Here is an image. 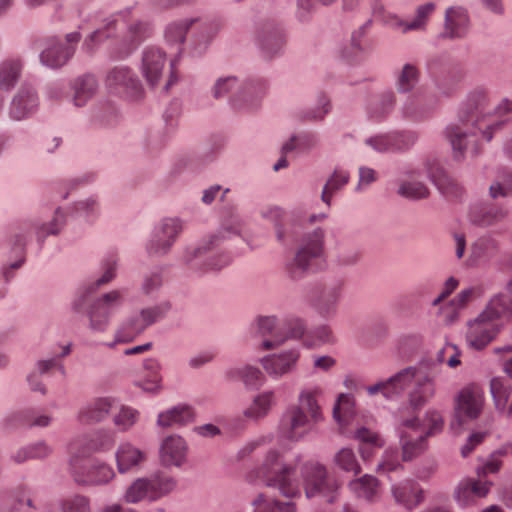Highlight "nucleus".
Instances as JSON below:
<instances>
[{
	"mask_svg": "<svg viewBox=\"0 0 512 512\" xmlns=\"http://www.w3.org/2000/svg\"><path fill=\"white\" fill-rule=\"evenodd\" d=\"M512 111V100H503L494 108H489V95L483 88L473 90L467 99L465 108L459 114V124H451L446 129L455 153L463 154L468 144L473 142L475 130L490 141L494 130L504 123L502 115Z\"/></svg>",
	"mask_w": 512,
	"mask_h": 512,
	"instance_id": "obj_1",
	"label": "nucleus"
},
{
	"mask_svg": "<svg viewBox=\"0 0 512 512\" xmlns=\"http://www.w3.org/2000/svg\"><path fill=\"white\" fill-rule=\"evenodd\" d=\"M242 221L238 213L231 212L222 222V229L202 240L197 247H188L183 254L184 264L198 274L218 272L228 266L231 256L221 250L224 241L240 233Z\"/></svg>",
	"mask_w": 512,
	"mask_h": 512,
	"instance_id": "obj_2",
	"label": "nucleus"
},
{
	"mask_svg": "<svg viewBox=\"0 0 512 512\" xmlns=\"http://www.w3.org/2000/svg\"><path fill=\"white\" fill-rule=\"evenodd\" d=\"M512 319V299L499 293L492 297L483 311L467 322V345L477 351L489 346Z\"/></svg>",
	"mask_w": 512,
	"mask_h": 512,
	"instance_id": "obj_3",
	"label": "nucleus"
},
{
	"mask_svg": "<svg viewBox=\"0 0 512 512\" xmlns=\"http://www.w3.org/2000/svg\"><path fill=\"white\" fill-rule=\"evenodd\" d=\"M444 419L442 414L429 409L421 420L417 412L407 414L399 412L397 432L402 447V458L410 461L421 455L427 449V439L442 431Z\"/></svg>",
	"mask_w": 512,
	"mask_h": 512,
	"instance_id": "obj_4",
	"label": "nucleus"
},
{
	"mask_svg": "<svg viewBox=\"0 0 512 512\" xmlns=\"http://www.w3.org/2000/svg\"><path fill=\"white\" fill-rule=\"evenodd\" d=\"M413 381L414 385L409 393V406L400 412L412 414L418 412L435 395V382L433 377L424 373H417L412 368H405L386 381L367 387L370 395L382 393L385 397L391 398L399 395Z\"/></svg>",
	"mask_w": 512,
	"mask_h": 512,
	"instance_id": "obj_5",
	"label": "nucleus"
},
{
	"mask_svg": "<svg viewBox=\"0 0 512 512\" xmlns=\"http://www.w3.org/2000/svg\"><path fill=\"white\" fill-rule=\"evenodd\" d=\"M298 462L299 459L287 463L282 453L270 449L261 464L248 472L246 479L249 483L262 481L265 486L276 489L283 497L297 498L301 495L299 480L296 477Z\"/></svg>",
	"mask_w": 512,
	"mask_h": 512,
	"instance_id": "obj_6",
	"label": "nucleus"
},
{
	"mask_svg": "<svg viewBox=\"0 0 512 512\" xmlns=\"http://www.w3.org/2000/svg\"><path fill=\"white\" fill-rule=\"evenodd\" d=\"M218 30L219 26L213 22L184 19L169 23L165 29L164 38L167 44L175 45L177 52L181 53L186 36L189 35L188 49L193 55H201Z\"/></svg>",
	"mask_w": 512,
	"mask_h": 512,
	"instance_id": "obj_7",
	"label": "nucleus"
},
{
	"mask_svg": "<svg viewBox=\"0 0 512 512\" xmlns=\"http://www.w3.org/2000/svg\"><path fill=\"white\" fill-rule=\"evenodd\" d=\"M324 255V231L320 228L304 236L295 256L286 263V272L292 280L302 279L315 271Z\"/></svg>",
	"mask_w": 512,
	"mask_h": 512,
	"instance_id": "obj_8",
	"label": "nucleus"
},
{
	"mask_svg": "<svg viewBox=\"0 0 512 512\" xmlns=\"http://www.w3.org/2000/svg\"><path fill=\"white\" fill-rule=\"evenodd\" d=\"M176 487L177 481L173 476L164 471H156L134 480L127 487L123 499L129 504L154 502L172 493Z\"/></svg>",
	"mask_w": 512,
	"mask_h": 512,
	"instance_id": "obj_9",
	"label": "nucleus"
},
{
	"mask_svg": "<svg viewBox=\"0 0 512 512\" xmlns=\"http://www.w3.org/2000/svg\"><path fill=\"white\" fill-rule=\"evenodd\" d=\"M301 475L307 498L321 496L329 503L337 499L340 484L334 477L329 476L324 465L306 462L301 467Z\"/></svg>",
	"mask_w": 512,
	"mask_h": 512,
	"instance_id": "obj_10",
	"label": "nucleus"
},
{
	"mask_svg": "<svg viewBox=\"0 0 512 512\" xmlns=\"http://www.w3.org/2000/svg\"><path fill=\"white\" fill-rule=\"evenodd\" d=\"M83 457L71 455L70 466L75 482L83 486H102L110 483L116 476L113 468L100 460L93 459L84 465Z\"/></svg>",
	"mask_w": 512,
	"mask_h": 512,
	"instance_id": "obj_11",
	"label": "nucleus"
},
{
	"mask_svg": "<svg viewBox=\"0 0 512 512\" xmlns=\"http://www.w3.org/2000/svg\"><path fill=\"white\" fill-rule=\"evenodd\" d=\"M483 388L476 383L464 386L454 398V414L459 424L477 419L484 408Z\"/></svg>",
	"mask_w": 512,
	"mask_h": 512,
	"instance_id": "obj_12",
	"label": "nucleus"
},
{
	"mask_svg": "<svg viewBox=\"0 0 512 512\" xmlns=\"http://www.w3.org/2000/svg\"><path fill=\"white\" fill-rule=\"evenodd\" d=\"M105 84L110 93L127 99H138L143 87L137 75L127 66H116L106 76Z\"/></svg>",
	"mask_w": 512,
	"mask_h": 512,
	"instance_id": "obj_13",
	"label": "nucleus"
},
{
	"mask_svg": "<svg viewBox=\"0 0 512 512\" xmlns=\"http://www.w3.org/2000/svg\"><path fill=\"white\" fill-rule=\"evenodd\" d=\"M123 294L119 290L110 291L95 300L88 310L89 328L94 332H105L113 310L121 305Z\"/></svg>",
	"mask_w": 512,
	"mask_h": 512,
	"instance_id": "obj_14",
	"label": "nucleus"
},
{
	"mask_svg": "<svg viewBox=\"0 0 512 512\" xmlns=\"http://www.w3.org/2000/svg\"><path fill=\"white\" fill-rule=\"evenodd\" d=\"M264 92L262 84L249 83L242 86L234 77H228L216 83L214 88L215 98L224 97L226 94L231 93V103L236 109L243 107V102L247 101V97L251 101L258 99Z\"/></svg>",
	"mask_w": 512,
	"mask_h": 512,
	"instance_id": "obj_15",
	"label": "nucleus"
},
{
	"mask_svg": "<svg viewBox=\"0 0 512 512\" xmlns=\"http://www.w3.org/2000/svg\"><path fill=\"white\" fill-rule=\"evenodd\" d=\"M152 34V26L146 21H135L128 25L121 39L113 42L111 53L115 58H125Z\"/></svg>",
	"mask_w": 512,
	"mask_h": 512,
	"instance_id": "obj_16",
	"label": "nucleus"
},
{
	"mask_svg": "<svg viewBox=\"0 0 512 512\" xmlns=\"http://www.w3.org/2000/svg\"><path fill=\"white\" fill-rule=\"evenodd\" d=\"M316 423L302 411V408L290 407L280 421L279 433L287 440L299 441L310 432L313 424Z\"/></svg>",
	"mask_w": 512,
	"mask_h": 512,
	"instance_id": "obj_17",
	"label": "nucleus"
},
{
	"mask_svg": "<svg viewBox=\"0 0 512 512\" xmlns=\"http://www.w3.org/2000/svg\"><path fill=\"white\" fill-rule=\"evenodd\" d=\"M181 231L182 224L178 219L166 218L162 220L154 229L147 246L148 253L151 255L167 253Z\"/></svg>",
	"mask_w": 512,
	"mask_h": 512,
	"instance_id": "obj_18",
	"label": "nucleus"
},
{
	"mask_svg": "<svg viewBox=\"0 0 512 512\" xmlns=\"http://www.w3.org/2000/svg\"><path fill=\"white\" fill-rule=\"evenodd\" d=\"M141 73L148 83L154 87L167 71L166 53L158 47H148L142 53Z\"/></svg>",
	"mask_w": 512,
	"mask_h": 512,
	"instance_id": "obj_19",
	"label": "nucleus"
},
{
	"mask_svg": "<svg viewBox=\"0 0 512 512\" xmlns=\"http://www.w3.org/2000/svg\"><path fill=\"white\" fill-rule=\"evenodd\" d=\"M417 141V135L412 131L391 132L380 134L365 140L366 145L377 152H394L410 148Z\"/></svg>",
	"mask_w": 512,
	"mask_h": 512,
	"instance_id": "obj_20",
	"label": "nucleus"
},
{
	"mask_svg": "<svg viewBox=\"0 0 512 512\" xmlns=\"http://www.w3.org/2000/svg\"><path fill=\"white\" fill-rule=\"evenodd\" d=\"M114 442L113 433L100 431L92 437H83L72 441L68 451L70 455H76V457H87L97 451L109 450Z\"/></svg>",
	"mask_w": 512,
	"mask_h": 512,
	"instance_id": "obj_21",
	"label": "nucleus"
},
{
	"mask_svg": "<svg viewBox=\"0 0 512 512\" xmlns=\"http://www.w3.org/2000/svg\"><path fill=\"white\" fill-rule=\"evenodd\" d=\"M300 358L298 349H290L277 354L268 355L261 360L264 370L272 377H282L291 373Z\"/></svg>",
	"mask_w": 512,
	"mask_h": 512,
	"instance_id": "obj_22",
	"label": "nucleus"
},
{
	"mask_svg": "<svg viewBox=\"0 0 512 512\" xmlns=\"http://www.w3.org/2000/svg\"><path fill=\"white\" fill-rule=\"evenodd\" d=\"M68 43H77L80 40V34L78 32L70 33L66 36ZM75 49L70 44L63 45L59 42L52 41L49 47H47L40 55L42 64L56 68L64 65L68 59L73 55Z\"/></svg>",
	"mask_w": 512,
	"mask_h": 512,
	"instance_id": "obj_23",
	"label": "nucleus"
},
{
	"mask_svg": "<svg viewBox=\"0 0 512 512\" xmlns=\"http://www.w3.org/2000/svg\"><path fill=\"white\" fill-rule=\"evenodd\" d=\"M119 473L124 474L141 467L147 460V452L130 442L121 443L115 453Z\"/></svg>",
	"mask_w": 512,
	"mask_h": 512,
	"instance_id": "obj_24",
	"label": "nucleus"
},
{
	"mask_svg": "<svg viewBox=\"0 0 512 512\" xmlns=\"http://www.w3.org/2000/svg\"><path fill=\"white\" fill-rule=\"evenodd\" d=\"M256 332L262 337H269L262 342L265 350L275 349L286 341L280 321L275 316H260L256 319Z\"/></svg>",
	"mask_w": 512,
	"mask_h": 512,
	"instance_id": "obj_25",
	"label": "nucleus"
},
{
	"mask_svg": "<svg viewBox=\"0 0 512 512\" xmlns=\"http://www.w3.org/2000/svg\"><path fill=\"white\" fill-rule=\"evenodd\" d=\"M488 481L466 479L461 481L454 492V499L461 507H467L476 503L479 498L485 497L490 490Z\"/></svg>",
	"mask_w": 512,
	"mask_h": 512,
	"instance_id": "obj_26",
	"label": "nucleus"
},
{
	"mask_svg": "<svg viewBox=\"0 0 512 512\" xmlns=\"http://www.w3.org/2000/svg\"><path fill=\"white\" fill-rule=\"evenodd\" d=\"M391 492L396 503L413 510L424 500L421 486L414 480H405L392 485Z\"/></svg>",
	"mask_w": 512,
	"mask_h": 512,
	"instance_id": "obj_27",
	"label": "nucleus"
},
{
	"mask_svg": "<svg viewBox=\"0 0 512 512\" xmlns=\"http://www.w3.org/2000/svg\"><path fill=\"white\" fill-rule=\"evenodd\" d=\"M113 406V400L109 397L94 398L83 405L77 414V419L82 424H95L105 420Z\"/></svg>",
	"mask_w": 512,
	"mask_h": 512,
	"instance_id": "obj_28",
	"label": "nucleus"
},
{
	"mask_svg": "<svg viewBox=\"0 0 512 512\" xmlns=\"http://www.w3.org/2000/svg\"><path fill=\"white\" fill-rule=\"evenodd\" d=\"M469 30V17L462 7H450L445 13L443 36L450 39H460L467 35Z\"/></svg>",
	"mask_w": 512,
	"mask_h": 512,
	"instance_id": "obj_29",
	"label": "nucleus"
},
{
	"mask_svg": "<svg viewBox=\"0 0 512 512\" xmlns=\"http://www.w3.org/2000/svg\"><path fill=\"white\" fill-rule=\"evenodd\" d=\"M70 345L62 346L61 353L58 357H53L47 360H41L37 363L35 370H33L27 377L30 388L33 391H39L41 394L46 393L45 386L41 383L40 376L48 372L52 368H58L64 373V367L60 363L59 357H64L70 353Z\"/></svg>",
	"mask_w": 512,
	"mask_h": 512,
	"instance_id": "obj_30",
	"label": "nucleus"
},
{
	"mask_svg": "<svg viewBox=\"0 0 512 512\" xmlns=\"http://www.w3.org/2000/svg\"><path fill=\"white\" fill-rule=\"evenodd\" d=\"M186 452L185 440L180 436L173 435L164 439L160 449V458L165 465L180 466L185 460Z\"/></svg>",
	"mask_w": 512,
	"mask_h": 512,
	"instance_id": "obj_31",
	"label": "nucleus"
},
{
	"mask_svg": "<svg viewBox=\"0 0 512 512\" xmlns=\"http://www.w3.org/2000/svg\"><path fill=\"white\" fill-rule=\"evenodd\" d=\"M323 390L319 386L308 387L303 389L298 398V405L292 406L293 408H302L313 422H320L323 418L321 407L318 404V399L322 396Z\"/></svg>",
	"mask_w": 512,
	"mask_h": 512,
	"instance_id": "obj_32",
	"label": "nucleus"
},
{
	"mask_svg": "<svg viewBox=\"0 0 512 512\" xmlns=\"http://www.w3.org/2000/svg\"><path fill=\"white\" fill-rule=\"evenodd\" d=\"M348 489L355 497L370 503L379 499V481L369 474L351 480L348 483Z\"/></svg>",
	"mask_w": 512,
	"mask_h": 512,
	"instance_id": "obj_33",
	"label": "nucleus"
},
{
	"mask_svg": "<svg viewBox=\"0 0 512 512\" xmlns=\"http://www.w3.org/2000/svg\"><path fill=\"white\" fill-rule=\"evenodd\" d=\"M340 295L341 287L339 284L326 285L314 301V308L322 317H333L337 311Z\"/></svg>",
	"mask_w": 512,
	"mask_h": 512,
	"instance_id": "obj_34",
	"label": "nucleus"
},
{
	"mask_svg": "<svg viewBox=\"0 0 512 512\" xmlns=\"http://www.w3.org/2000/svg\"><path fill=\"white\" fill-rule=\"evenodd\" d=\"M37 104V97L33 90L21 88L12 101L10 115L16 120H21L33 113Z\"/></svg>",
	"mask_w": 512,
	"mask_h": 512,
	"instance_id": "obj_35",
	"label": "nucleus"
},
{
	"mask_svg": "<svg viewBox=\"0 0 512 512\" xmlns=\"http://www.w3.org/2000/svg\"><path fill=\"white\" fill-rule=\"evenodd\" d=\"M275 403V393L264 391L253 398L251 404L243 411V415L249 420L258 421L269 414Z\"/></svg>",
	"mask_w": 512,
	"mask_h": 512,
	"instance_id": "obj_36",
	"label": "nucleus"
},
{
	"mask_svg": "<svg viewBox=\"0 0 512 512\" xmlns=\"http://www.w3.org/2000/svg\"><path fill=\"white\" fill-rule=\"evenodd\" d=\"M506 215L507 211L503 208L491 205H480L471 209L469 219L474 225L488 227L503 220Z\"/></svg>",
	"mask_w": 512,
	"mask_h": 512,
	"instance_id": "obj_37",
	"label": "nucleus"
},
{
	"mask_svg": "<svg viewBox=\"0 0 512 512\" xmlns=\"http://www.w3.org/2000/svg\"><path fill=\"white\" fill-rule=\"evenodd\" d=\"M333 417L338 423L342 434L350 433L349 425L354 418L353 397L348 394H340L333 409Z\"/></svg>",
	"mask_w": 512,
	"mask_h": 512,
	"instance_id": "obj_38",
	"label": "nucleus"
},
{
	"mask_svg": "<svg viewBox=\"0 0 512 512\" xmlns=\"http://www.w3.org/2000/svg\"><path fill=\"white\" fill-rule=\"evenodd\" d=\"M161 366L158 360L149 358L143 363V378L137 382V386L146 392L157 393L161 390L162 376Z\"/></svg>",
	"mask_w": 512,
	"mask_h": 512,
	"instance_id": "obj_39",
	"label": "nucleus"
},
{
	"mask_svg": "<svg viewBox=\"0 0 512 512\" xmlns=\"http://www.w3.org/2000/svg\"><path fill=\"white\" fill-rule=\"evenodd\" d=\"M72 89L74 92V104L81 107L96 94L98 83L93 75L86 74L74 80L72 83Z\"/></svg>",
	"mask_w": 512,
	"mask_h": 512,
	"instance_id": "obj_40",
	"label": "nucleus"
},
{
	"mask_svg": "<svg viewBox=\"0 0 512 512\" xmlns=\"http://www.w3.org/2000/svg\"><path fill=\"white\" fill-rule=\"evenodd\" d=\"M226 378L230 381L241 380L246 387L257 388L264 383L265 377L260 369L245 365L243 367H234L226 372Z\"/></svg>",
	"mask_w": 512,
	"mask_h": 512,
	"instance_id": "obj_41",
	"label": "nucleus"
},
{
	"mask_svg": "<svg viewBox=\"0 0 512 512\" xmlns=\"http://www.w3.org/2000/svg\"><path fill=\"white\" fill-rule=\"evenodd\" d=\"M433 183L446 197L457 198L462 194V187L441 167L437 166L429 171Z\"/></svg>",
	"mask_w": 512,
	"mask_h": 512,
	"instance_id": "obj_42",
	"label": "nucleus"
},
{
	"mask_svg": "<svg viewBox=\"0 0 512 512\" xmlns=\"http://www.w3.org/2000/svg\"><path fill=\"white\" fill-rule=\"evenodd\" d=\"M130 13L129 10L120 12L118 14L112 15L106 20V23L103 28L94 31L85 41L84 48L87 51H91L94 47L102 41L104 38H110L114 35L116 31V27L121 19L124 21L127 15Z\"/></svg>",
	"mask_w": 512,
	"mask_h": 512,
	"instance_id": "obj_43",
	"label": "nucleus"
},
{
	"mask_svg": "<svg viewBox=\"0 0 512 512\" xmlns=\"http://www.w3.org/2000/svg\"><path fill=\"white\" fill-rule=\"evenodd\" d=\"M52 421L51 416L43 414L36 415L31 411H19L12 413L6 418V424L8 427H47Z\"/></svg>",
	"mask_w": 512,
	"mask_h": 512,
	"instance_id": "obj_44",
	"label": "nucleus"
},
{
	"mask_svg": "<svg viewBox=\"0 0 512 512\" xmlns=\"http://www.w3.org/2000/svg\"><path fill=\"white\" fill-rule=\"evenodd\" d=\"M354 438L360 442L359 451L364 460L371 458L374 452L384 445L379 434L365 427L357 429Z\"/></svg>",
	"mask_w": 512,
	"mask_h": 512,
	"instance_id": "obj_45",
	"label": "nucleus"
},
{
	"mask_svg": "<svg viewBox=\"0 0 512 512\" xmlns=\"http://www.w3.org/2000/svg\"><path fill=\"white\" fill-rule=\"evenodd\" d=\"M194 413L190 406L178 405L158 415L157 424L161 427L184 425L193 420Z\"/></svg>",
	"mask_w": 512,
	"mask_h": 512,
	"instance_id": "obj_46",
	"label": "nucleus"
},
{
	"mask_svg": "<svg viewBox=\"0 0 512 512\" xmlns=\"http://www.w3.org/2000/svg\"><path fill=\"white\" fill-rule=\"evenodd\" d=\"M143 332V325L140 324L136 315L131 316L117 326L114 341L109 343L108 346L113 347L116 344L129 343Z\"/></svg>",
	"mask_w": 512,
	"mask_h": 512,
	"instance_id": "obj_47",
	"label": "nucleus"
},
{
	"mask_svg": "<svg viewBox=\"0 0 512 512\" xmlns=\"http://www.w3.org/2000/svg\"><path fill=\"white\" fill-rule=\"evenodd\" d=\"M398 193L408 199L420 200L428 197L429 189L423 182L418 180L415 173H412L408 178L400 182Z\"/></svg>",
	"mask_w": 512,
	"mask_h": 512,
	"instance_id": "obj_48",
	"label": "nucleus"
},
{
	"mask_svg": "<svg viewBox=\"0 0 512 512\" xmlns=\"http://www.w3.org/2000/svg\"><path fill=\"white\" fill-rule=\"evenodd\" d=\"M333 463L339 470L354 476L361 473L362 468L353 449L344 447L333 456Z\"/></svg>",
	"mask_w": 512,
	"mask_h": 512,
	"instance_id": "obj_49",
	"label": "nucleus"
},
{
	"mask_svg": "<svg viewBox=\"0 0 512 512\" xmlns=\"http://www.w3.org/2000/svg\"><path fill=\"white\" fill-rule=\"evenodd\" d=\"M258 41L263 50L272 54L281 49L285 39L280 28L269 25L259 32Z\"/></svg>",
	"mask_w": 512,
	"mask_h": 512,
	"instance_id": "obj_50",
	"label": "nucleus"
},
{
	"mask_svg": "<svg viewBox=\"0 0 512 512\" xmlns=\"http://www.w3.org/2000/svg\"><path fill=\"white\" fill-rule=\"evenodd\" d=\"M349 179L350 175L347 171L335 169L323 188L322 201L330 206L333 195L342 189L349 182Z\"/></svg>",
	"mask_w": 512,
	"mask_h": 512,
	"instance_id": "obj_51",
	"label": "nucleus"
},
{
	"mask_svg": "<svg viewBox=\"0 0 512 512\" xmlns=\"http://www.w3.org/2000/svg\"><path fill=\"white\" fill-rule=\"evenodd\" d=\"M22 69L19 60H7L0 65V87L10 90L17 82Z\"/></svg>",
	"mask_w": 512,
	"mask_h": 512,
	"instance_id": "obj_52",
	"label": "nucleus"
},
{
	"mask_svg": "<svg viewBox=\"0 0 512 512\" xmlns=\"http://www.w3.org/2000/svg\"><path fill=\"white\" fill-rule=\"evenodd\" d=\"M490 391L498 411H505L511 394V386L501 377H494L490 382Z\"/></svg>",
	"mask_w": 512,
	"mask_h": 512,
	"instance_id": "obj_53",
	"label": "nucleus"
},
{
	"mask_svg": "<svg viewBox=\"0 0 512 512\" xmlns=\"http://www.w3.org/2000/svg\"><path fill=\"white\" fill-rule=\"evenodd\" d=\"M497 250V244L494 240L488 238H480L475 241L471 247L469 263L476 264L481 260L492 257Z\"/></svg>",
	"mask_w": 512,
	"mask_h": 512,
	"instance_id": "obj_54",
	"label": "nucleus"
},
{
	"mask_svg": "<svg viewBox=\"0 0 512 512\" xmlns=\"http://www.w3.org/2000/svg\"><path fill=\"white\" fill-rule=\"evenodd\" d=\"M394 103V93L392 91L385 92L371 101L368 108L369 114L374 119H380L393 109Z\"/></svg>",
	"mask_w": 512,
	"mask_h": 512,
	"instance_id": "obj_55",
	"label": "nucleus"
},
{
	"mask_svg": "<svg viewBox=\"0 0 512 512\" xmlns=\"http://www.w3.org/2000/svg\"><path fill=\"white\" fill-rule=\"evenodd\" d=\"M139 417L140 413L137 409L123 405L114 415L113 423L119 431L126 432L138 422Z\"/></svg>",
	"mask_w": 512,
	"mask_h": 512,
	"instance_id": "obj_56",
	"label": "nucleus"
},
{
	"mask_svg": "<svg viewBox=\"0 0 512 512\" xmlns=\"http://www.w3.org/2000/svg\"><path fill=\"white\" fill-rule=\"evenodd\" d=\"M419 80V71L412 64H405L399 72L396 80V86L399 92H410Z\"/></svg>",
	"mask_w": 512,
	"mask_h": 512,
	"instance_id": "obj_57",
	"label": "nucleus"
},
{
	"mask_svg": "<svg viewBox=\"0 0 512 512\" xmlns=\"http://www.w3.org/2000/svg\"><path fill=\"white\" fill-rule=\"evenodd\" d=\"M169 309V303L165 302L153 307L142 309L139 314L136 315V317L138 318L140 324L143 325V329L145 331L147 327L162 319L169 311Z\"/></svg>",
	"mask_w": 512,
	"mask_h": 512,
	"instance_id": "obj_58",
	"label": "nucleus"
},
{
	"mask_svg": "<svg viewBox=\"0 0 512 512\" xmlns=\"http://www.w3.org/2000/svg\"><path fill=\"white\" fill-rule=\"evenodd\" d=\"M435 9L436 5L433 2H427L419 5L416 9L413 20L409 21L411 31L424 30L430 17L435 12Z\"/></svg>",
	"mask_w": 512,
	"mask_h": 512,
	"instance_id": "obj_59",
	"label": "nucleus"
},
{
	"mask_svg": "<svg viewBox=\"0 0 512 512\" xmlns=\"http://www.w3.org/2000/svg\"><path fill=\"white\" fill-rule=\"evenodd\" d=\"M331 329L322 325L315 328L313 331L308 332V334L304 338V346L307 348L318 347L324 343H327L331 339Z\"/></svg>",
	"mask_w": 512,
	"mask_h": 512,
	"instance_id": "obj_60",
	"label": "nucleus"
},
{
	"mask_svg": "<svg viewBox=\"0 0 512 512\" xmlns=\"http://www.w3.org/2000/svg\"><path fill=\"white\" fill-rule=\"evenodd\" d=\"M335 2L336 0H298L296 16L301 22H306L315 12L317 4L328 6Z\"/></svg>",
	"mask_w": 512,
	"mask_h": 512,
	"instance_id": "obj_61",
	"label": "nucleus"
},
{
	"mask_svg": "<svg viewBox=\"0 0 512 512\" xmlns=\"http://www.w3.org/2000/svg\"><path fill=\"white\" fill-rule=\"evenodd\" d=\"M62 512H91L90 500L79 494L67 497L62 503Z\"/></svg>",
	"mask_w": 512,
	"mask_h": 512,
	"instance_id": "obj_62",
	"label": "nucleus"
},
{
	"mask_svg": "<svg viewBox=\"0 0 512 512\" xmlns=\"http://www.w3.org/2000/svg\"><path fill=\"white\" fill-rule=\"evenodd\" d=\"M402 468L403 466L399 461L398 452L396 450H386L381 462L378 464L377 471L381 474H390Z\"/></svg>",
	"mask_w": 512,
	"mask_h": 512,
	"instance_id": "obj_63",
	"label": "nucleus"
},
{
	"mask_svg": "<svg viewBox=\"0 0 512 512\" xmlns=\"http://www.w3.org/2000/svg\"><path fill=\"white\" fill-rule=\"evenodd\" d=\"M489 191L492 198L512 195V174L502 176L500 180L490 186Z\"/></svg>",
	"mask_w": 512,
	"mask_h": 512,
	"instance_id": "obj_64",
	"label": "nucleus"
}]
</instances>
